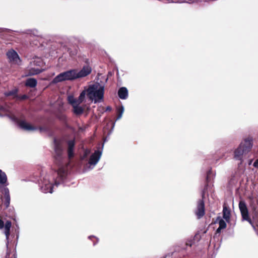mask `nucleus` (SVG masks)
<instances>
[{
	"mask_svg": "<svg viewBox=\"0 0 258 258\" xmlns=\"http://www.w3.org/2000/svg\"><path fill=\"white\" fill-rule=\"evenodd\" d=\"M211 174H212V172H211V170H210L207 173V176H206V183H205L204 188L203 189L202 192V197H203V198H205V195L207 191L209 182L211 180Z\"/></svg>",
	"mask_w": 258,
	"mask_h": 258,
	"instance_id": "obj_14",
	"label": "nucleus"
},
{
	"mask_svg": "<svg viewBox=\"0 0 258 258\" xmlns=\"http://www.w3.org/2000/svg\"><path fill=\"white\" fill-rule=\"evenodd\" d=\"M85 92L89 100L94 103H100L103 101L104 94V86L99 83H95L89 86L83 91Z\"/></svg>",
	"mask_w": 258,
	"mask_h": 258,
	"instance_id": "obj_3",
	"label": "nucleus"
},
{
	"mask_svg": "<svg viewBox=\"0 0 258 258\" xmlns=\"http://www.w3.org/2000/svg\"><path fill=\"white\" fill-rule=\"evenodd\" d=\"M117 112L118 115L116 118V120H118L121 118L122 114L124 112V107H123V106H121L120 107L117 108Z\"/></svg>",
	"mask_w": 258,
	"mask_h": 258,
	"instance_id": "obj_20",
	"label": "nucleus"
},
{
	"mask_svg": "<svg viewBox=\"0 0 258 258\" xmlns=\"http://www.w3.org/2000/svg\"><path fill=\"white\" fill-rule=\"evenodd\" d=\"M68 156L69 158H71L73 157V150L75 146V142L74 140H70L68 143Z\"/></svg>",
	"mask_w": 258,
	"mask_h": 258,
	"instance_id": "obj_16",
	"label": "nucleus"
},
{
	"mask_svg": "<svg viewBox=\"0 0 258 258\" xmlns=\"http://www.w3.org/2000/svg\"><path fill=\"white\" fill-rule=\"evenodd\" d=\"M13 94H14V93L13 92H9L8 93L5 94V95L6 96H10V95H12Z\"/></svg>",
	"mask_w": 258,
	"mask_h": 258,
	"instance_id": "obj_29",
	"label": "nucleus"
},
{
	"mask_svg": "<svg viewBox=\"0 0 258 258\" xmlns=\"http://www.w3.org/2000/svg\"><path fill=\"white\" fill-rule=\"evenodd\" d=\"M5 198L6 201H10V196L6 197Z\"/></svg>",
	"mask_w": 258,
	"mask_h": 258,
	"instance_id": "obj_31",
	"label": "nucleus"
},
{
	"mask_svg": "<svg viewBox=\"0 0 258 258\" xmlns=\"http://www.w3.org/2000/svg\"><path fill=\"white\" fill-rule=\"evenodd\" d=\"M55 174L57 177L55 179L49 174L42 175L39 182L41 191L44 193H52L54 185L57 186L59 181L63 182L67 177V171L65 168L60 167Z\"/></svg>",
	"mask_w": 258,
	"mask_h": 258,
	"instance_id": "obj_1",
	"label": "nucleus"
},
{
	"mask_svg": "<svg viewBox=\"0 0 258 258\" xmlns=\"http://www.w3.org/2000/svg\"><path fill=\"white\" fill-rule=\"evenodd\" d=\"M9 112V110L5 107H0V116L7 115V113Z\"/></svg>",
	"mask_w": 258,
	"mask_h": 258,
	"instance_id": "obj_21",
	"label": "nucleus"
},
{
	"mask_svg": "<svg viewBox=\"0 0 258 258\" xmlns=\"http://www.w3.org/2000/svg\"><path fill=\"white\" fill-rule=\"evenodd\" d=\"M253 166L258 168V159H256L253 163Z\"/></svg>",
	"mask_w": 258,
	"mask_h": 258,
	"instance_id": "obj_27",
	"label": "nucleus"
},
{
	"mask_svg": "<svg viewBox=\"0 0 258 258\" xmlns=\"http://www.w3.org/2000/svg\"><path fill=\"white\" fill-rule=\"evenodd\" d=\"M91 71L92 69L89 66H84L80 70L71 69L57 75L53 79L52 82L56 84L66 81L75 80L87 76L91 73Z\"/></svg>",
	"mask_w": 258,
	"mask_h": 258,
	"instance_id": "obj_2",
	"label": "nucleus"
},
{
	"mask_svg": "<svg viewBox=\"0 0 258 258\" xmlns=\"http://www.w3.org/2000/svg\"><path fill=\"white\" fill-rule=\"evenodd\" d=\"M252 138L248 137L242 142L239 147L234 151V158L236 160H241L244 154L248 153L252 147Z\"/></svg>",
	"mask_w": 258,
	"mask_h": 258,
	"instance_id": "obj_5",
	"label": "nucleus"
},
{
	"mask_svg": "<svg viewBox=\"0 0 258 258\" xmlns=\"http://www.w3.org/2000/svg\"><path fill=\"white\" fill-rule=\"evenodd\" d=\"M0 185L7 186L8 185L7 182V176L6 173L0 169Z\"/></svg>",
	"mask_w": 258,
	"mask_h": 258,
	"instance_id": "obj_17",
	"label": "nucleus"
},
{
	"mask_svg": "<svg viewBox=\"0 0 258 258\" xmlns=\"http://www.w3.org/2000/svg\"><path fill=\"white\" fill-rule=\"evenodd\" d=\"M222 229H220V227H218V229L216 230V233H219L221 232V230H222Z\"/></svg>",
	"mask_w": 258,
	"mask_h": 258,
	"instance_id": "obj_30",
	"label": "nucleus"
},
{
	"mask_svg": "<svg viewBox=\"0 0 258 258\" xmlns=\"http://www.w3.org/2000/svg\"><path fill=\"white\" fill-rule=\"evenodd\" d=\"M54 150L56 155V158L58 159L60 158L63 152V147L61 144L59 143L56 139L54 140Z\"/></svg>",
	"mask_w": 258,
	"mask_h": 258,
	"instance_id": "obj_13",
	"label": "nucleus"
},
{
	"mask_svg": "<svg viewBox=\"0 0 258 258\" xmlns=\"http://www.w3.org/2000/svg\"><path fill=\"white\" fill-rule=\"evenodd\" d=\"M223 217L226 221L229 220L230 217V210L226 206H223Z\"/></svg>",
	"mask_w": 258,
	"mask_h": 258,
	"instance_id": "obj_19",
	"label": "nucleus"
},
{
	"mask_svg": "<svg viewBox=\"0 0 258 258\" xmlns=\"http://www.w3.org/2000/svg\"><path fill=\"white\" fill-rule=\"evenodd\" d=\"M101 155L102 151L97 150H95L94 153L91 155L88 161L90 169H93L97 164L101 158Z\"/></svg>",
	"mask_w": 258,
	"mask_h": 258,
	"instance_id": "obj_10",
	"label": "nucleus"
},
{
	"mask_svg": "<svg viewBox=\"0 0 258 258\" xmlns=\"http://www.w3.org/2000/svg\"><path fill=\"white\" fill-rule=\"evenodd\" d=\"M119 97L121 99H125L128 96V91L125 87L120 88L118 91Z\"/></svg>",
	"mask_w": 258,
	"mask_h": 258,
	"instance_id": "obj_15",
	"label": "nucleus"
},
{
	"mask_svg": "<svg viewBox=\"0 0 258 258\" xmlns=\"http://www.w3.org/2000/svg\"><path fill=\"white\" fill-rule=\"evenodd\" d=\"M12 223L10 221H7L4 226V222L0 219V229L5 228V234L6 236V239L8 240L10 235V230L11 227Z\"/></svg>",
	"mask_w": 258,
	"mask_h": 258,
	"instance_id": "obj_12",
	"label": "nucleus"
},
{
	"mask_svg": "<svg viewBox=\"0 0 258 258\" xmlns=\"http://www.w3.org/2000/svg\"><path fill=\"white\" fill-rule=\"evenodd\" d=\"M10 201H5V205L6 207L8 208L10 205Z\"/></svg>",
	"mask_w": 258,
	"mask_h": 258,
	"instance_id": "obj_28",
	"label": "nucleus"
},
{
	"mask_svg": "<svg viewBox=\"0 0 258 258\" xmlns=\"http://www.w3.org/2000/svg\"><path fill=\"white\" fill-rule=\"evenodd\" d=\"M239 208L241 213L242 220L247 221L252 227L255 224L249 217L248 209L245 202L242 201L239 202Z\"/></svg>",
	"mask_w": 258,
	"mask_h": 258,
	"instance_id": "obj_8",
	"label": "nucleus"
},
{
	"mask_svg": "<svg viewBox=\"0 0 258 258\" xmlns=\"http://www.w3.org/2000/svg\"><path fill=\"white\" fill-rule=\"evenodd\" d=\"M12 120L16 122L18 126L22 129L27 131H33L39 130L40 132L43 131L42 127L34 126L24 120H19L15 115H9Z\"/></svg>",
	"mask_w": 258,
	"mask_h": 258,
	"instance_id": "obj_7",
	"label": "nucleus"
},
{
	"mask_svg": "<svg viewBox=\"0 0 258 258\" xmlns=\"http://www.w3.org/2000/svg\"><path fill=\"white\" fill-rule=\"evenodd\" d=\"M91 237H92V236H89V238H91Z\"/></svg>",
	"mask_w": 258,
	"mask_h": 258,
	"instance_id": "obj_33",
	"label": "nucleus"
},
{
	"mask_svg": "<svg viewBox=\"0 0 258 258\" xmlns=\"http://www.w3.org/2000/svg\"><path fill=\"white\" fill-rule=\"evenodd\" d=\"M193 243H194V242L192 240H190V241H188L186 242V245L191 247L192 246V245L193 244Z\"/></svg>",
	"mask_w": 258,
	"mask_h": 258,
	"instance_id": "obj_26",
	"label": "nucleus"
},
{
	"mask_svg": "<svg viewBox=\"0 0 258 258\" xmlns=\"http://www.w3.org/2000/svg\"><path fill=\"white\" fill-rule=\"evenodd\" d=\"M219 227L222 229H225L227 226L226 222L223 219H220L219 220Z\"/></svg>",
	"mask_w": 258,
	"mask_h": 258,
	"instance_id": "obj_22",
	"label": "nucleus"
},
{
	"mask_svg": "<svg viewBox=\"0 0 258 258\" xmlns=\"http://www.w3.org/2000/svg\"><path fill=\"white\" fill-rule=\"evenodd\" d=\"M7 56L12 64H19L20 58L16 51L11 49L7 52Z\"/></svg>",
	"mask_w": 258,
	"mask_h": 258,
	"instance_id": "obj_11",
	"label": "nucleus"
},
{
	"mask_svg": "<svg viewBox=\"0 0 258 258\" xmlns=\"http://www.w3.org/2000/svg\"><path fill=\"white\" fill-rule=\"evenodd\" d=\"M3 194L4 195V196L5 197H8V196H10V192H9V190L8 189V188L7 187H5L3 189Z\"/></svg>",
	"mask_w": 258,
	"mask_h": 258,
	"instance_id": "obj_23",
	"label": "nucleus"
},
{
	"mask_svg": "<svg viewBox=\"0 0 258 258\" xmlns=\"http://www.w3.org/2000/svg\"><path fill=\"white\" fill-rule=\"evenodd\" d=\"M85 99V92L82 91L78 98H75L73 95H69L68 96V101L73 107V111L77 115L82 114L85 109L86 105L81 106L82 103Z\"/></svg>",
	"mask_w": 258,
	"mask_h": 258,
	"instance_id": "obj_4",
	"label": "nucleus"
},
{
	"mask_svg": "<svg viewBox=\"0 0 258 258\" xmlns=\"http://www.w3.org/2000/svg\"><path fill=\"white\" fill-rule=\"evenodd\" d=\"M204 199L199 200L197 202L196 209L195 210V214L197 219H201L205 215V205Z\"/></svg>",
	"mask_w": 258,
	"mask_h": 258,
	"instance_id": "obj_9",
	"label": "nucleus"
},
{
	"mask_svg": "<svg viewBox=\"0 0 258 258\" xmlns=\"http://www.w3.org/2000/svg\"><path fill=\"white\" fill-rule=\"evenodd\" d=\"M37 84V80L34 78H29L26 80L25 82V85L31 88L35 87Z\"/></svg>",
	"mask_w": 258,
	"mask_h": 258,
	"instance_id": "obj_18",
	"label": "nucleus"
},
{
	"mask_svg": "<svg viewBox=\"0 0 258 258\" xmlns=\"http://www.w3.org/2000/svg\"><path fill=\"white\" fill-rule=\"evenodd\" d=\"M111 108L109 106H108L107 108H106V110H108V111H110L111 110Z\"/></svg>",
	"mask_w": 258,
	"mask_h": 258,
	"instance_id": "obj_32",
	"label": "nucleus"
},
{
	"mask_svg": "<svg viewBox=\"0 0 258 258\" xmlns=\"http://www.w3.org/2000/svg\"><path fill=\"white\" fill-rule=\"evenodd\" d=\"M43 64V62L41 58L35 57L30 61L25 76H33L41 73L44 70L41 68Z\"/></svg>",
	"mask_w": 258,
	"mask_h": 258,
	"instance_id": "obj_6",
	"label": "nucleus"
},
{
	"mask_svg": "<svg viewBox=\"0 0 258 258\" xmlns=\"http://www.w3.org/2000/svg\"><path fill=\"white\" fill-rule=\"evenodd\" d=\"M252 227L254 231L256 232L257 234L258 235V225L255 224L253 226H252Z\"/></svg>",
	"mask_w": 258,
	"mask_h": 258,
	"instance_id": "obj_25",
	"label": "nucleus"
},
{
	"mask_svg": "<svg viewBox=\"0 0 258 258\" xmlns=\"http://www.w3.org/2000/svg\"><path fill=\"white\" fill-rule=\"evenodd\" d=\"M90 150L87 149V150H85L84 153L83 158L87 157L88 156V155H89L90 154Z\"/></svg>",
	"mask_w": 258,
	"mask_h": 258,
	"instance_id": "obj_24",
	"label": "nucleus"
}]
</instances>
